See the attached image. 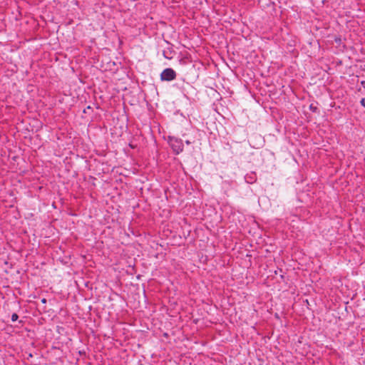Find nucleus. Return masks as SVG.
I'll list each match as a JSON object with an SVG mask.
<instances>
[{
	"label": "nucleus",
	"instance_id": "1",
	"mask_svg": "<svg viewBox=\"0 0 365 365\" xmlns=\"http://www.w3.org/2000/svg\"><path fill=\"white\" fill-rule=\"evenodd\" d=\"M168 142L175 155L183 151V143L180 138L169 136Z\"/></svg>",
	"mask_w": 365,
	"mask_h": 365
},
{
	"label": "nucleus",
	"instance_id": "2",
	"mask_svg": "<svg viewBox=\"0 0 365 365\" xmlns=\"http://www.w3.org/2000/svg\"><path fill=\"white\" fill-rule=\"evenodd\" d=\"M176 72L170 68H167L160 74V80L163 81H171L176 78Z\"/></svg>",
	"mask_w": 365,
	"mask_h": 365
},
{
	"label": "nucleus",
	"instance_id": "3",
	"mask_svg": "<svg viewBox=\"0 0 365 365\" xmlns=\"http://www.w3.org/2000/svg\"><path fill=\"white\" fill-rule=\"evenodd\" d=\"M245 180L247 183H252L255 182V178L254 176H252V175H247L245 176Z\"/></svg>",
	"mask_w": 365,
	"mask_h": 365
},
{
	"label": "nucleus",
	"instance_id": "4",
	"mask_svg": "<svg viewBox=\"0 0 365 365\" xmlns=\"http://www.w3.org/2000/svg\"><path fill=\"white\" fill-rule=\"evenodd\" d=\"M334 41L336 44L339 46L341 43V38L340 36H336L334 38Z\"/></svg>",
	"mask_w": 365,
	"mask_h": 365
},
{
	"label": "nucleus",
	"instance_id": "5",
	"mask_svg": "<svg viewBox=\"0 0 365 365\" xmlns=\"http://www.w3.org/2000/svg\"><path fill=\"white\" fill-rule=\"evenodd\" d=\"M19 319V316L16 313H14L12 315H11V321L12 322H16L17 321V319Z\"/></svg>",
	"mask_w": 365,
	"mask_h": 365
},
{
	"label": "nucleus",
	"instance_id": "6",
	"mask_svg": "<svg viewBox=\"0 0 365 365\" xmlns=\"http://www.w3.org/2000/svg\"><path fill=\"white\" fill-rule=\"evenodd\" d=\"M361 105L365 108V98H362L360 101Z\"/></svg>",
	"mask_w": 365,
	"mask_h": 365
},
{
	"label": "nucleus",
	"instance_id": "7",
	"mask_svg": "<svg viewBox=\"0 0 365 365\" xmlns=\"http://www.w3.org/2000/svg\"><path fill=\"white\" fill-rule=\"evenodd\" d=\"M309 108H310V110L314 111V112H315L316 110H317V108L316 107H313L312 105H311Z\"/></svg>",
	"mask_w": 365,
	"mask_h": 365
},
{
	"label": "nucleus",
	"instance_id": "8",
	"mask_svg": "<svg viewBox=\"0 0 365 365\" xmlns=\"http://www.w3.org/2000/svg\"><path fill=\"white\" fill-rule=\"evenodd\" d=\"M41 302H42L43 304H46V303L47 302L46 299L43 298V299H41Z\"/></svg>",
	"mask_w": 365,
	"mask_h": 365
},
{
	"label": "nucleus",
	"instance_id": "9",
	"mask_svg": "<svg viewBox=\"0 0 365 365\" xmlns=\"http://www.w3.org/2000/svg\"><path fill=\"white\" fill-rule=\"evenodd\" d=\"M185 143L187 145H190L192 143L190 140H185Z\"/></svg>",
	"mask_w": 365,
	"mask_h": 365
},
{
	"label": "nucleus",
	"instance_id": "10",
	"mask_svg": "<svg viewBox=\"0 0 365 365\" xmlns=\"http://www.w3.org/2000/svg\"><path fill=\"white\" fill-rule=\"evenodd\" d=\"M361 85H362L363 86H364V85H365V81H361Z\"/></svg>",
	"mask_w": 365,
	"mask_h": 365
},
{
	"label": "nucleus",
	"instance_id": "11",
	"mask_svg": "<svg viewBox=\"0 0 365 365\" xmlns=\"http://www.w3.org/2000/svg\"><path fill=\"white\" fill-rule=\"evenodd\" d=\"M90 108H91V106H88L87 107V109H88V110H90Z\"/></svg>",
	"mask_w": 365,
	"mask_h": 365
},
{
	"label": "nucleus",
	"instance_id": "12",
	"mask_svg": "<svg viewBox=\"0 0 365 365\" xmlns=\"http://www.w3.org/2000/svg\"><path fill=\"white\" fill-rule=\"evenodd\" d=\"M88 365H91V364H88Z\"/></svg>",
	"mask_w": 365,
	"mask_h": 365
}]
</instances>
